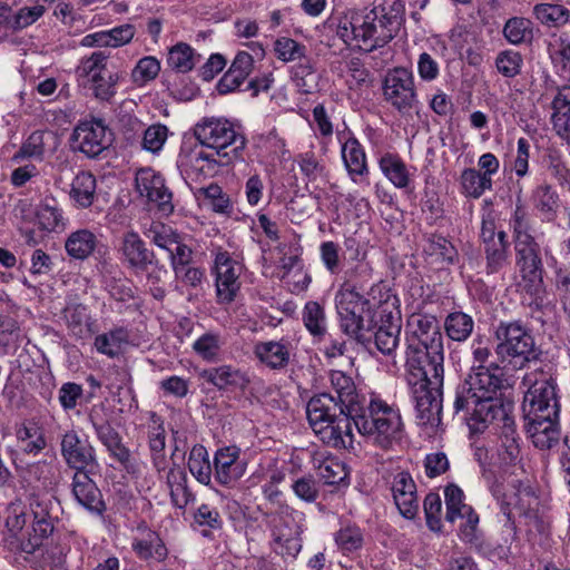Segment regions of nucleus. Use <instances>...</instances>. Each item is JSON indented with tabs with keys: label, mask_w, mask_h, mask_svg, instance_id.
Returning a JSON list of instances; mask_svg holds the SVG:
<instances>
[{
	"label": "nucleus",
	"mask_w": 570,
	"mask_h": 570,
	"mask_svg": "<svg viewBox=\"0 0 570 570\" xmlns=\"http://www.w3.org/2000/svg\"><path fill=\"white\" fill-rule=\"evenodd\" d=\"M406 381L421 412L439 411L443 383V340L440 323L430 314H412L405 326Z\"/></svg>",
	"instance_id": "1"
},
{
	"label": "nucleus",
	"mask_w": 570,
	"mask_h": 570,
	"mask_svg": "<svg viewBox=\"0 0 570 570\" xmlns=\"http://www.w3.org/2000/svg\"><path fill=\"white\" fill-rule=\"evenodd\" d=\"M466 384V390L456 399V407L466 410L479 422L492 424L499 430L500 458L505 462H515L519 456V436L511 415L513 404L498 397L503 386L502 370L498 366L479 365Z\"/></svg>",
	"instance_id": "2"
},
{
	"label": "nucleus",
	"mask_w": 570,
	"mask_h": 570,
	"mask_svg": "<svg viewBox=\"0 0 570 570\" xmlns=\"http://www.w3.org/2000/svg\"><path fill=\"white\" fill-rule=\"evenodd\" d=\"M403 10L400 0H382L372 9L347 10L338 18L336 33L350 47L373 51L393 39Z\"/></svg>",
	"instance_id": "3"
},
{
	"label": "nucleus",
	"mask_w": 570,
	"mask_h": 570,
	"mask_svg": "<svg viewBox=\"0 0 570 570\" xmlns=\"http://www.w3.org/2000/svg\"><path fill=\"white\" fill-rule=\"evenodd\" d=\"M498 458L502 469H512L509 475L507 478L501 475L502 481L495 480L493 482L491 481V472H484L483 476L494 498L502 504L504 514L509 519L519 515L537 520L542 510L540 500L529 483H523L517 479L518 471L523 472L520 465V455L515 462L511 463L502 460L499 454Z\"/></svg>",
	"instance_id": "4"
},
{
	"label": "nucleus",
	"mask_w": 570,
	"mask_h": 570,
	"mask_svg": "<svg viewBox=\"0 0 570 570\" xmlns=\"http://www.w3.org/2000/svg\"><path fill=\"white\" fill-rule=\"evenodd\" d=\"M510 225L517 253L515 284L519 289L531 295L538 294L542 285L541 258L539 246L530 233L528 213L521 204H517Z\"/></svg>",
	"instance_id": "5"
},
{
	"label": "nucleus",
	"mask_w": 570,
	"mask_h": 570,
	"mask_svg": "<svg viewBox=\"0 0 570 570\" xmlns=\"http://www.w3.org/2000/svg\"><path fill=\"white\" fill-rule=\"evenodd\" d=\"M6 527L22 541L26 552L35 551L53 531L47 504L38 498H31L29 503L20 499L11 502L7 508Z\"/></svg>",
	"instance_id": "6"
},
{
	"label": "nucleus",
	"mask_w": 570,
	"mask_h": 570,
	"mask_svg": "<svg viewBox=\"0 0 570 570\" xmlns=\"http://www.w3.org/2000/svg\"><path fill=\"white\" fill-rule=\"evenodd\" d=\"M351 415L360 435L381 448L386 449L401 439L400 411L380 399H372L366 409L360 405Z\"/></svg>",
	"instance_id": "7"
},
{
	"label": "nucleus",
	"mask_w": 570,
	"mask_h": 570,
	"mask_svg": "<svg viewBox=\"0 0 570 570\" xmlns=\"http://www.w3.org/2000/svg\"><path fill=\"white\" fill-rule=\"evenodd\" d=\"M381 294L380 286L371 288L370 297L363 298L357 292L347 286L342 287L336 296V309L342 330L350 336H357L363 331H372L379 324L380 309L377 308Z\"/></svg>",
	"instance_id": "8"
},
{
	"label": "nucleus",
	"mask_w": 570,
	"mask_h": 570,
	"mask_svg": "<svg viewBox=\"0 0 570 570\" xmlns=\"http://www.w3.org/2000/svg\"><path fill=\"white\" fill-rule=\"evenodd\" d=\"M194 134L203 147L215 151L222 165L242 157L246 140L238 124L224 117H207L195 126Z\"/></svg>",
	"instance_id": "9"
},
{
	"label": "nucleus",
	"mask_w": 570,
	"mask_h": 570,
	"mask_svg": "<svg viewBox=\"0 0 570 570\" xmlns=\"http://www.w3.org/2000/svg\"><path fill=\"white\" fill-rule=\"evenodd\" d=\"M107 59L104 52L94 51L81 58L75 70L78 86L100 101L114 99L120 80L119 72L108 69Z\"/></svg>",
	"instance_id": "10"
},
{
	"label": "nucleus",
	"mask_w": 570,
	"mask_h": 570,
	"mask_svg": "<svg viewBox=\"0 0 570 570\" xmlns=\"http://www.w3.org/2000/svg\"><path fill=\"white\" fill-rule=\"evenodd\" d=\"M273 550L284 558H296L302 549L305 517L289 505H278L267 514Z\"/></svg>",
	"instance_id": "11"
},
{
	"label": "nucleus",
	"mask_w": 570,
	"mask_h": 570,
	"mask_svg": "<svg viewBox=\"0 0 570 570\" xmlns=\"http://www.w3.org/2000/svg\"><path fill=\"white\" fill-rule=\"evenodd\" d=\"M529 385L523 397L524 417H559V389L549 373H532L525 376Z\"/></svg>",
	"instance_id": "12"
},
{
	"label": "nucleus",
	"mask_w": 570,
	"mask_h": 570,
	"mask_svg": "<svg viewBox=\"0 0 570 570\" xmlns=\"http://www.w3.org/2000/svg\"><path fill=\"white\" fill-rule=\"evenodd\" d=\"M495 353L502 362L522 366L535 357L534 340L518 322L501 323L494 333Z\"/></svg>",
	"instance_id": "13"
},
{
	"label": "nucleus",
	"mask_w": 570,
	"mask_h": 570,
	"mask_svg": "<svg viewBox=\"0 0 570 570\" xmlns=\"http://www.w3.org/2000/svg\"><path fill=\"white\" fill-rule=\"evenodd\" d=\"M444 499L446 505V520L455 522L462 520L459 528V538L469 544L480 548L479 546V515L473 508L464 502L465 495L462 489L455 484H450L444 489Z\"/></svg>",
	"instance_id": "14"
},
{
	"label": "nucleus",
	"mask_w": 570,
	"mask_h": 570,
	"mask_svg": "<svg viewBox=\"0 0 570 570\" xmlns=\"http://www.w3.org/2000/svg\"><path fill=\"white\" fill-rule=\"evenodd\" d=\"M397 299L391 294H381L377 308L379 324L375 345L383 354L391 355L397 347L401 333V317L396 309Z\"/></svg>",
	"instance_id": "15"
},
{
	"label": "nucleus",
	"mask_w": 570,
	"mask_h": 570,
	"mask_svg": "<svg viewBox=\"0 0 570 570\" xmlns=\"http://www.w3.org/2000/svg\"><path fill=\"white\" fill-rule=\"evenodd\" d=\"M71 144L75 150L96 157L109 147L111 134L101 120H82L73 128Z\"/></svg>",
	"instance_id": "16"
},
{
	"label": "nucleus",
	"mask_w": 570,
	"mask_h": 570,
	"mask_svg": "<svg viewBox=\"0 0 570 570\" xmlns=\"http://www.w3.org/2000/svg\"><path fill=\"white\" fill-rule=\"evenodd\" d=\"M384 99L399 111L412 108L416 95L413 73L406 68L390 70L383 81Z\"/></svg>",
	"instance_id": "17"
},
{
	"label": "nucleus",
	"mask_w": 570,
	"mask_h": 570,
	"mask_svg": "<svg viewBox=\"0 0 570 570\" xmlns=\"http://www.w3.org/2000/svg\"><path fill=\"white\" fill-rule=\"evenodd\" d=\"M217 296L220 302H232L240 287L239 276L243 273L240 261L226 250H218L214 259Z\"/></svg>",
	"instance_id": "18"
},
{
	"label": "nucleus",
	"mask_w": 570,
	"mask_h": 570,
	"mask_svg": "<svg viewBox=\"0 0 570 570\" xmlns=\"http://www.w3.org/2000/svg\"><path fill=\"white\" fill-rule=\"evenodd\" d=\"M135 183L138 194L157 205L163 214L168 215L173 212V195L160 173L150 167L140 168L136 173Z\"/></svg>",
	"instance_id": "19"
},
{
	"label": "nucleus",
	"mask_w": 570,
	"mask_h": 570,
	"mask_svg": "<svg viewBox=\"0 0 570 570\" xmlns=\"http://www.w3.org/2000/svg\"><path fill=\"white\" fill-rule=\"evenodd\" d=\"M253 353L263 366L271 370H283L294 356L295 346L288 337L259 341L254 345Z\"/></svg>",
	"instance_id": "20"
},
{
	"label": "nucleus",
	"mask_w": 570,
	"mask_h": 570,
	"mask_svg": "<svg viewBox=\"0 0 570 570\" xmlns=\"http://www.w3.org/2000/svg\"><path fill=\"white\" fill-rule=\"evenodd\" d=\"M354 422L348 411L334 420L327 421L317 428L312 429L320 440L336 449H354Z\"/></svg>",
	"instance_id": "21"
},
{
	"label": "nucleus",
	"mask_w": 570,
	"mask_h": 570,
	"mask_svg": "<svg viewBox=\"0 0 570 570\" xmlns=\"http://www.w3.org/2000/svg\"><path fill=\"white\" fill-rule=\"evenodd\" d=\"M336 137L341 144V155L348 175L354 183H361L367 174L363 147L347 128L336 129Z\"/></svg>",
	"instance_id": "22"
},
{
	"label": "nucleus",
	"mask_w": 570,
	"mask_h": 570,
	"mask_svg": "<svg viewBox=\"0 0 570 570\" xmlns=\"http://www.w3.org/2000/svg\"><path fill=\"white\" fill-rule=\"evenodd\" d=\"M215 478L224 485L234 484L246 472L247 463L240 458V450L235 445L219 449L214 460Z\"/></svg>",
	"instance_id": "23"
},
{
	"label": "nucleus",
	"mask_w": 570,
	"mask_h": 570,
	"mask_svg": "<svg viewBox=\"0 0 570 570\" xmlns=\"http://www.w3.org/2000/svg\"><path fill=\"white\" fill-rule=\"evenodd\" d=\"M61 453L67 464L77 471H83L95 463L94 448L76 431H68L62 435Z\"/></svg>",
	"instance_id": "24"
},
{
	"label": "nucleus",
	"mask_w": 570,
	"mask_h": 570,
	"mask_svg": "<svg viewBox=\"0 0 570 570\" xmlns=\"http://www.w3.org/2000/svg\"><path fill=\"white\" fill-rule=\"evenodd\" d=\"M178 164L188 177L196 180L214 176L217 167L223 166L215 151H206L203 146L180 154Z\"/></svg>",
	"instance_id": "25"
},
{
	"label": "nucleus",
	"mask_w": 570,
	"mask_h": 570,
	"mask_svg": "<svg viewBox=\"0 0 570 570\" xmlns=\"http://www.w3.org/2000/svg\"><path fill=\"white\" fill-rule=\"evenodd\" d=\"M313 469L326 484L347 487L350 472L341 460L325 450H316L311 454Z\"/></svg>",
	"instance_id": "26"
},
{
	"label": "nucleus",
	"mask_w": 570,
	"mask_h": 570,
	"mask_svg": "<svg viewBox=\"0 0 570 570\" xmlns=\"http://www.w3.org/2000/svg\"><path fill=\"white\" fill-rule=\"evenodd\" d=\"M307 420L312 429L346 414V409L330 393L314 395L306 407Z\"/></svg>",
	"instance_id": "27"
},
{
	"label": "nucleus",
	"mask_w": 570,
	"mask_h": 570,
	"mask_svg": "<svg viewBox=\"0 0 570 570\" xmlns=\"http://www.w3.org/2000/svg\"><path fill=\"white\" fill-rule=\"evenodd\" d=\"M57 145L56 135L49 130H36L21 144L19 150L11 157V163L19 164L23 159L42 160L48 150Z\"/></svg>",
	"instance_id": "28"
},
{
	"label": "nucleus",
	"mask_w": 570,
	"mask_h": 570,
	"mask_svg": "<svg viewBox=\"0 0 570 570\" xmlns=\"http://www.w3.org/2000/svg\"><path fill=\"white\" fill-rule=\"evenodd\" d=\"M525 421L528 435L535 448L546 450L558 443V417H525Z\"/></svg>",
	"instance_id": "29"
},
{
	"label": "nucleus",
	"mask_w": 570,
	"mask_h": 570,
	"mask_svg": "<svg viewBox=\"0 0 570 570\" xmlns=\"http://www.w3.org/2000/svg\"><path fill=\"white\" fill-rule=\"evenodd\" d=\"M120 253L130 267L142 271L151 263L153 253L146 247L141 237L132 230L124 234Z\"/></svg>",
	"instance_id": "30"
},
{
	"label": "nucleus",
	"mask_w": 570,
	"mask_h": 570,
	"mask_svg": "<svg viewBox=\"0 0 570 570\" xmlns=\"http://www.w3.org/2000/svg\"><path fill=\"white\" fill-rule=\"evenodd\" d=\"M36 224L46 233H61L67 228L68 219L55 198H45L37 207Z\"/></svg>",
	"instance_id": "31"
},
{
	"label": "nucleus",
	"mask_w": 570,
	"mask_h": 570,
	"mask_svg": "<svg viewBox=\"0 0 570 570\" xmlns=\"http://www.w3.org/2000/svg\"><path fill=\"white\" fill-rule=\"evenodd\" d=\"M254 67V57L246 51H240L234 58L228 71L218 82V90L227 94L237 89L250 75Z\"/></svg>",
	"instance_id": "32"
},
{
	"label": "nucleus",
	"mask_w": 570,
	"mask_h": 570,
	"mask_svg": "<svg viewBox=\"0 0 570 570\" xmlns=\"http://www.w3.org/2000/svg\"><path fill=\"white\" fill-rule=\"evenodd\" d=\"M72 492L79 504L92 512H101V493L94 481L83 471H77L72 481Z\"/></svg>",
	"instance_id": "33"
},
{
	"label": "nucleus",
	"mask_w": 570,
	"mask_h": 570,
	"mask_svg": "<svg viewBox=\"0 0 570 570\" xmlns=\"http://www.w3.org/2000/svg\"><path fill=\"white\" fill-rule=\"evenodd\" d=\"M135 553L144 560L156 562L164 561L168 556V550L161 538L151 530L139 531L131 543Z\"/></svg>",
	"instance_id": "34"
},
{
	"label": "nucleus",
	"mask_w": 570,
	"mask_h": 570,
	"mask_svg": "<svg viewBox=\"0 0 570 570\" xmlns=\"http://www.w3.org/2000/svg\"><path fill=\"white\" fill-rule=\"evenodd\" d=\"M279 277L285 282L292 293H301L305 291L312 281L309 274L302 266L297 256H291L283 259Z\"/></svg>",
	"instance_id": "35"
},
{
	"label": "nucleus",
	"mask_w": 570,
	"mask_h": 570,
	"mask_svg": "<svg viewBox=\"0 0 570 570\" xmlns=\"http://www.w3.org/2000/svg\"><path fill=\"white\" fill-rule=\"evenodd\" d=\"M330 381L333 390L337 394V402L342 403L348 411L350 415L355 413L360 406L358 395L355 393V386L350 376L342 371H332Z\"/></svg>",
	"instance_id": "36"
},
{
	"label": "nucleus",
	"mask_w": 570,
	"mask_h": 570,
	"mask_svg": "<svg viewBox=\"0 0 570 570\" xmlns=\"http://www.w3.org/2000/svg\"><path fill=\"white\" fill-rule=\"evenodd\" d=\"M379 166L394 187L400 189L409 187L412 174L399 156L386 154L380 158Z\"/></svg>",
	"instance_id": "37"
},
{
	"label": "nucleus",
	"mask_w": 570,
	"mask_h": 570,
	"mask_svg": "<svg viewBox=\"0 0 570 570\" xmlns=\"http://www.w3.org/2000/svg\"><path fill=\"white\" fill-rule=\"evenodd\" d=\"M202 377L218 389L244 387L247 383L245 373L230 365L205 370L202 373Z\"/></svg>",
	"instance_id": "38"
},
{
	"label": "nucleus",
	"mask_w": 570,
	"mask_h": 570,
	"mask_svg": "<svg viewBox=\"0 0 570 570\" xmlns=\"http://www.w3.org/2000/svg\"><path fill=\"white\" fill-rule=\"evenodd\" d=\"M96 188L95 176L89 171H80L71 183L69 195L78 207L87 208L94 203Z\"/></svg>",
	"instance_id": "39"
},
{
	"label": "nucleus",
	"mask_w": 570,
	"mask_h": 570,
	"mask_svg": "<svg viewBox=\"0 0 570 570\" xmlns=\"http://www.w3.org/2000/svg\"><path fill=\"white\" fill-rule=\"evenodd\" d=\"M97 245L96 235L89 229L72 232L66 239L65 248L69 256L76 259H85L95 250Z\"/></svg>",
	"instance_id": "40"
},
{
	"label": "nucleus",
	"mask_w": 570,
	"mask_h": 570,
	"mask_svg": "<svg viewBox=\"0 0 570 570\" xmlns=\"http://www.w3.org/2000/svg\"><path fill=\"white\" fill-rule=\"evenodd\" d=\"M128 337L125 328H116L96 336L95 348L100 354L115 357L124 352L128 345Z\"/></svg>",
	"instance_id": "41"
},
{
	"label": "nucleus",
	"mask_w": 570,
	"mask_h": 570,
	"mask_svg": "<svg viewBox=\"0 0 570 570\" xmlns=\"http://www.w3.org/2000/svg\"><path fill=\"white\" fill-rule=\"evenodd\" d=\"M459 184L461 193L474 199L480 198L493 187L492 180L483 177L475 168H465L460 175Z\"/></svg>",
	"instance_id": "42"
},
{
	"label": "nucleus",
	"mask_w": 570,
	"mask_h": 570,
	"mask_svg": "<svg viewBox=\"0 0 570 570\" xmlns=\"http://www.w3.org/2000/svg\"><path fill=\"white\" fill-rule=\"evenodd\" d=\"M66 321L68 330L77 338H83L92 332V321L83 305L69 306L66 309Z\"/></svg>",
	"instance_id": "43"
},
{
	"label": "nucleus",
	"mask_w": 570,
	"mask_h": 570,
	"mask_svg": "<svg viewBox=\"0 0 570 570\" xmlns=\"http://www.w3.org/2000/svg\"><path fill=\"white\" fill-rule=\"evenodd\" d=\"M188 469L198 482L209 484L212 465L205 446L197 444L191 448L188 456Z\"/></svg>",
	"instance_id": "44"
},
{
	"label": "nucleus",
	"mask_w": 570,
	"mask_h": 570,
	"mask_svg": "<svg viewBox=\"0 0 570 570\" xmlns=\"http://www.w3.org/2000/svg\"><path fill=\"white\" fill-rule=\"evenodd\" d=\"M4 7L8 9V16L6 17L2 26L13 30L23 29L31 26L40 17L43 16L46 10L43 4H36L32 7L21 8L17 12L12 13L8 4L4 3Z\"/></svg>",
	"instance_id": "45"
},
{
	"label": "nucleus",
	"mask_w": 570,
	"mask_h": 570,
	"mask_svg": "<svg viewBox=\"0 0 570 570\" xmlns=\"http://www.w3.org/2000/svg\"><path fill=\"white\" fill-rule=\"evenodd\" d=\"M165 446H166V433L163 424L155 415L151 419V425L149 428V448L153 455V462L158 471L165 470Z\"/></svg>",
	"instance_id": "46"
},
{
	"label": "nucleus",
	"mask_w": 570,
	"mask_h": 570,
	"mask_svg": "<svg viewBox=\"0 0 570 570\" xmlns=\"http://www.w3.org/2000/svg\"><path fill=\"white\" fill-rule=\"evenodd\" d=\"M303 323L306 330L316 338L326 334V316L324 308L317 302H307L302 313Z\"/></svg>",
	"instance_id": "47"
},
{
	"label": "nucleus",
	"mask_w": 570,
	"mask_h": 570,
	"mask_svg": "<svg viewBox=\"0 0 570 570\" xmlns=\"http://www.w3.org/2000/svg\"><path fill=\"white\" fill-rule=\"evenodd\" d=\"M167 482L174 505L184 509L193 500V494L186 487L185 472L179 468L170 469L167 475Z\"/></svg>",
	"instance_id": "48"
},
{
	"label": "nucleus",
	"mask_w": 570,
	"mask_h": 570,
	"mask_svg": "<svg viewBox=\"0 0 570 570\" xmlns=\"http://www.w3.org/2000/svg\"><path fill=\"white\" fill-rule=\"evenodd\" d=\"M533 13L541 23L551 27L570 21V11L559 3H539L534 6Z\"/></svg>",
	"instance_id": "49"
},
{
	"label": "nucleus",
	"mask_w": 570,
	"mask_h": 570,
	"mask_svg": "<svg viewBox=\"0 0 570 570\" xmlns=\"http://www.w3.org/2000/svg\"><path fill=\"white\" fill-rule=\"evenodd\" d=\"M199 61V56L184 42L175 45L168 52V65L180 72L191 70Z\"/></svg>",
	"instance_id": "50"
},
{
	"label": "nucleus",
	"mask_w": 570,
	"mask_h": 570,
	"mask_svg": "<svg viewBox=\"0 0 570 570\" xmlns=\"http://www.w3.org/2000/svg\"><path fill=\"white\" fill-rule=\"evenodd\" d=\"M473 325L474 322L470 315L456 312L446 317L444 328L451 340L463 342L471 335Z\"/></svg>",
	"instance_id": "51"
},
{
	"label": "nucleus",
	"mask_w": 570,
	"mask_h": 570,
	"mask_svg": "<svg viewBox=\"0 0 570 570\" xmlns=\"http://www.w3.org/2000/svg\"><path fill=\"white\" fill-rule=\"evenodd\" d=\"M532 200L542 219H553L558 208V195L550 186H539L533 193Z\"/></svg>",
	"instance_id": "52"
},
{
	"label": "nucleus",
	"mask_w": 570,
	"mask_h": 570,
	"mask_svg": "<svg viewBox=\"0 0 570 570\" xmlns=\"http://www.w3.org/2000/svg\"><path fill=\"white\" fill-rule=\"evenodd\" d=\"M96 433L111 455L118 461L126 462L129 459L128 450L120 443L118 433L109 424L94 423Z\"/></svg>",
	"instance_id": "53"
},
{
	"label": "nucleus",
	"mask_w": 570,
	"mask_h": 570,
	"mask_svg": "<svg viewBox=\"0 0 570 570\" xmlns=\"http://www.w3.org/2000/svg\"><path fill=\"white\" fill-rule=\"evenodd\" d=\"M20 448L27 453H38L46 446L42 430L36 424L23 425L17 430Z\"/></svg>",
	"instance_id": "54"
},
{
	"label": "nucleus",
	"mask_w": 570,
	"mask_h": 570,
	"mask_svg": "<svg viewBox=\"0 0 570 570\" xmlns=\"http://www.w3.org/2000/svg\"><path fill=\"white\" fill-rule=\"evenodd\" d=\"M160 71V62L156 57L146 56L139 59L131 70L130 77L137 87H144L153 81Z\"/></svg>",
	"instance_id": "55"
},
{
	"label": "nucleus",
	"mask_w": 570,
	"mask_h": 570,
	"mask_svg": "<svg viewBox=\"0 0 570 570\" xmlns=\"http://www.w3.org/2000/svg\"><path fill=\"white\" fill-rule=\"evenodd\" d=\"M145 235L159 248L165 249L167 253L180 238V235L168 225L159 222H154L150 227L145 232Z\"/></svg>",
	"instance_id": "56"
},
{
	"label": "nucleus",
	"mask_w": 570,
	"mask_h": 570,
	"mask_svg": "<svg viewBox=\"0 0 570 570\" xmlns=\"http://www.w3.org/2000/svg\"><path fill=\"white\" fill-rule=\"evenodd\" d=\"M485 254H487V268L489 273L499 272L504 264L507 263L508 254V244H507V235L504 232H499V240H495L494 244L485 245Z\"/></svg>",
	"instance_id": "57"
},
{
	"label": "nucleus",
	"mask_w": 570,
	"mask_h": 570,
	"mask_svg": "<svg viewBox=\"0 0 570 570\" xmlns=\"http://www.w3.org/2000/svg\"><path fill=\"white\" fill-rule=\"evenodd\" d=\"M532 23L525 18L514 17L507 21L503 33L507 40L512 45H519L531 38Z\"/></svg>",
	"instance_id": "58"
},
{
	"label": "nucleus",
	"mask_w": 570,
	"mask_h": 570,
	"mask_svg": "<svg viewBox=\"0 0 570 570\" xmlns=\"http://www.w3.org/2000/svg\"><path fill=\"white\" fill-rule=\"evenodd\" d=\"M312 117L313 119L309 121L312 130L326 142L334 132V125L330 112L323 105L318 104L313 108Z\"/></svg>",
	"instance_id": "59"
},
{
	"label": "nucleus",
	"mask_w": 570,
	"mask_h": 570,
	"mask_svg": "<svg viewBox=\"0 0 570 570\" xmlns=\"http://www.w3.org/2000/svg\"><path fill=\"white\" fill-rule=\"evenodd\" d=\"M142 131V148L153 154L159 153L168 138V128L165 125L155 124Z\"/></svg>",
	"instance_id": "60"
},
{
	"label": "nucleus",
	"mask_w": 570,
	"mask_h": 570,
	"mask_svg": "<svg viewBox=\"0 0 570 570\" xmlns=\"http://www.w3.org/2000/svg\"><path fill=\"white\" fill-rule=\"evenodd\" d=\"M522 57L513 50H505L498 55L495 66L498 71L508 78H513L520 73L522 67Z\"/></svg>",
	"instance_id": "61"
},
{
	"label": "nucleus",
	"mask_w": 570,
	"mask_h": 570,
	"mask_svg": "<svg viewBox=\"0 0 570 570\" xmlns=\"http://www.w3.org/2000/svg\"><path fill=\"white\" fill-rule=\"evenodd\" d=\"M194 352L205 361H214L220 350L219 337L213 333H205L193 343Z\"/></svg>",
	"instance_id": "62"
},
{
	"label": "nucleus",
	"mask_w": 570,
	"mask_h": 570,
	"mask_svg": "<svg viewBox=\"0 0 570 570\" xmlns=\"http://www.w3.org/2000/svg\"><path fill=\"white\" fill-rule=\"evenodd\" d=\"M274 50L277 58L285 62L301 59L305 53L304 46L287 37L277 39L274 45Z\"/></svg>",
	"instance_id": "63"
},
{
	"label": "nucleus",
	"mask_w": 570,
	"mask_h": 570,
	"mask_svg": "<svg viewBox=\"0 0 570 570\" xmlns=\"http://www.w3.org/2000/svg\"><path fill=\"white\" fill-rule=\"evenodd\" d=\"M338 548L344 552H352L361 548L363 537L357 527H344L335 535Z\"/></svg>",
	"instance_id": "64"
}]
</instances>
